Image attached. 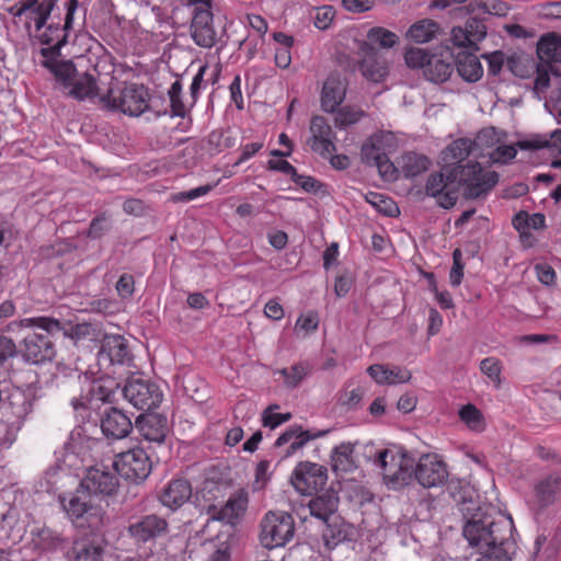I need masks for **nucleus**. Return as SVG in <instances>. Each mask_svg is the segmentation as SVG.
<instances>
[{"label": "nucleus", "mask_w": 561, "mask_h": 561, "mask_svg": "<svg viewBox=\"0 0 561 561\" xmlns=\"http://www.w3.org/2000/svg\"><path fill=\"white\" fill-rule=\"evenodd\" d=\"M499 182V174L492 170H483L477 161H468L467 165L450 168L445 165L439 172L428 175L425 193L434 197L443 208H451L458 199V190L465 187L469 198H480L489 194Z\"/></svg>", "instance_id": "obj_1"}, {"label": "nucleus", "mask_w": 561, "mask_h": 561, "mask_svg": "<svg viewBox=\"0 0 561 561\" xmlns=\"http://www.w3.org/2000/svg\"><path fill=\"white\" fill-rule=\"evenodd\" d=\"M514 523L510 516L493 508H477L462 527L470 547L485 561H511Z\"/></svg>", "instance_id": "obj_2"}, {"label": "nucleus", "mask_w": 561, "mask_h": 561, "mask_svg": "<svg viewBox=\"0 0 561 561\" xmlns=\"http://www.w3.org/2000/svg\"><path fill=\"white\" fill-rule=\"evenodd\" d=\"M30 325L37 327L43 330L42 333L33 331H26L22 341L24 343L25 351H49L53 348L51 336L55 333H62L64 336H68L76 342L91 341L99 343L103 336L102 325L96 323H78L72 325L69 331L62 329L61 322L57 319L47 317H37L25 319Z\"/></svg>", "instance_id": "obj_3"}, {"label": "nucleus", "mask_w": 561, "mask_h": 561, "mask_svg": "<svg viewBox=\"0 0 561 561\" xmlns=\"http://www.w3.org/2000/svg\"><path fill=\"white\" fill-rule=\"evenodd\" d=\"M60 501L68 517L79 528L98 533L103 530L108 522L106 512L100 505L92 503V495L81 485L69 500L61 497Z\"/></svg>", "instance_id": "obj_4"}, {"label": "nucleus", "mask_w": 561, "mask_h": 561, "mask_svg": "<svg viewBox=\"0 0 561 561\" xmlns=\"http://www.w3.org/2000/svg\"><path fill=\"white\" fill-rule=\"evenodd\" d=\"M99 102L105 108L121 111L130 116H139L149 106V93L142 84L129 83L124 88L108 89Z\"/></svg>", "instance_id": "obj_5"}, {"label": "nucleus", "mask_w": 561, "mask_h": 561, "mask_svg": "<svg viewBox=\"0 0 561 561\" xmlns=\"http://www.w3.org/2000/svg\"><path fill=\"white\" fill-rule=\"evenodd\" d=\"M192 9L190 33L193 42L203 48H211L217 42L214 26L213 0H187Z\"/></svg>", "instance_id": "obj_6"}, {"label": "nucleus", "mask_w": 561, "mask_h": 561, "mask_svg": "<svg viewBox=\"0 0 561 561\" xmlns=\"http://www.w3.org/2000/svg\"><path fill=\"white\" fill-rule=\"evenodd\" d=\"M295 534L294 517L286 512H268L261 522V542L267 549L285 546Z\"/></svg>", "instance_id": "obj_7"}, {"label": "nucleus", "mask_w": 561, "mask_h": 561, "mask_svg": "<svg viewBox=\"0 0 561 561\" xmlns=\"http://www.w3.org/2000/svg\"><path fill=\"white\" fill-rule=\"evenodd\" d=\"M113 467L125 480L140 483L149 477L152 462L147 453L137 447L118 454L113 461Z\"/></svg>", "instance_id": "obj_8"}, {"label": "nucleus", "mask_w": 561, "mask_h": 561, "mask_svg": "<svg viewBox=\"0 0 561 561\" xmlns=\"http://www.w3.org/2000/svg\"><path fill=\"white\" fill-rule=\"evenodd\" d=\"M122 392L124 398L138 410H152L159 407L162 401V392L159 386L140 377L129 378Z\"/></svg>", "instance_id": "obj_9"}, {"label": "nucleus", "mask_w": 561, "mask_h": 561, "mask_svg": "<svg viewBox=\"0 0 561 561\" xmlns=\"http://www.w3.org/2000/svg\"><path fill=\"white\" fill-rule=\"evenodd\" d=\"M290 481L299 493L311 495L327 484L328 470L322 465L301 461L296 466Z\"/></svg>", "instance_id": "obj_10"}, {"label": "nucleus", "mask_w": 561, "mask_h": 561, "mask_svg": "<svg viewBox=\"0 0 561 561\" xmlns=\"http://www.w3.org/2000/svg\"><path fill=\"white\" fill-rule=\"evenodd\" d=\"M127 533L136 543L156 541L168 535L169 523L157 514H148L130 523Z\"/></svg>", "instance_id": "obj_11"}, {"label": "nucleus", "mask_w": 561, "mask_h": 561, "mask_svg": "<svg viewBox=\"0 0 561 561\" xmlns=\"http://www.w3.org/2000/svg\"><path fill=\"white\" fill-rule=\"evenodd\" d=\"M117 472L107 467H91L88 469L85 477L80 485L93 495H114L119 485Z\"/></svg>", "instance_id": "obj_12"}, {"label": "nucleus", "mask_w": 561, "mask_h": 561, "mask_svg": "<svg viewBox=\"0 0 561 561\" xmlns=\"http://www.w3.org/2000/svg\"><path fill=\"white\" fill-rule=\"evenodd\" d=\"M413 473L417 482L428 489L443 485L448 478L446 465L434 454L421 456Z\"/></svg>", "instance_id": "obj_13"}, {"label": "nucleus", "mask_w": 561, "mask_h": 561, "mask_svg": "<svg viewBox=\"0 0 561 561\" xmlns=\"http://www.w3.org/2000/svg\"><path fill=\"white\" fill-rule=\"evenodd\" d=\"M106 548V540L101 531H91L72 542L67 552L70 561H102Z\"/></svg>", "instance_id": "obj_14"}, {"label": "nucleus", "mask_w": 561, "mask_h": 561, "mask_svg": "<svg viewBox=\"0 0 561 561\" xmlns=\"http://www.w3.org/2000/svg\"><path fill=\"white\" fill-rule=\"evenodd\" d=\"M311 137L308 144L312 151L327 159L336 151V136L327 118L323 116H313L310 122Z\"/></svg>", "instance_id": "obj_15"}, {"label": "nucleus", "mask_w": 561, "mask_h": 561, "mask_svg": "<svg viewBox=\"0 0 561 561\" xmlns=\"http://www.w3.org/2000/svg\"><path fill=\"white\" fill-rule=\"evenodd\" d=\"M486 25L478 18H471L466 22L465 27L455 26L451 30V42L459 48H470L478 51V43L484 39Z\"/></svg>", "instance_id": "obj_16"}, {"label": "nucleus", "mask_w": 561, "mask_h": 561, "mask_svg": "<svg viewBox=\"0 0 561 561\" xmlns=\"http://www.w3.org/2000/svg\"><path fill=\"white\" fill-rule=\"evenodd\" d=\"M135 425L146 440L159 445L165 442L170 432L168 417L160 413L141 414L136 419Z\"/></svg>", "instance_id": "obj_17"}, {"label": "nucleus", "mask_w": 561, "mask_h": 561, "mask_svg": "<svg viewBox=\"0 0 561 561\" xmlns=\"http://www.w3.org/2000/svg\"><path fill=\"white\" fill-rule=\"evenodd\" d=\"M359 55L362 59L358 64V68L366 79L380 82L387 77V64L375 47L370 46L369 43H360Z\"/></svg>", "instance_id": "obj_18"}, {"label": "nucleus", "mask_w": 561, "mask_h": 561, "mask_svg": "<svg viewBox=\"0 0 561 561\" xmlns=\"http://www.w3.org/2000/svg\"><path fill=\"white\" fill-rule=\"evenodd\" d=\"M249 503L248 492L243 489L236 491L230 495L226 504L217 508L213 506L209 508L211 518L221 520L230 525L237 524L247 511Z\"/></svg>", "instance_id": "obj_19"}, {"label": "nucleus", "mask_w": 561, "mask_h": 561, "mask_svg": "<svg viewBox=\"0 0 561 561\" xmlns=\"http://www.w3.org/2000/svg\"><path fill=\"white\" fill-rule=\"evenodd\" d=\"M8 12L15 18L27 14V18L34 21L36 31H41L51 14V1L43 0L41 3L34 0L20 1Z\"/></svg>", "instance_id": "obj_20"}, {"label": "nucleus", "mask_w": 561, "mask_h": 561, "mask_svg": "<svg viewBox=\"0 0 561 561\" xmlns=\"http://www.w3.org/2000/svg\"><path fill=\"white\" fill-rule=\"evenodd\" d=\"M101 428L106 437L122 439L129 435L133 423L122 410L111 408L101 419Z\"/></svg>", "instance_id": "obj_21"}, {"label": "nucleus", "mask_w": 561, "mask_h": 561, "mask_svg": "<svg viewBox=\"0 0 561 561\" xmlns=\"http://www.w3.org/2000/svg\"><path fill=\"white\" fill-rule=\"evenodd\" d=\"M191 496V483L185 479H174L161 490L159 500L163 506L175 511L186 503Z\"/></svg>", "instance_id": "obj_22"}, {"label": "nucleus", "mask_w": 561, "mask_h": 561, "mask_svg": "<svg viewBox=\"0 0 561 561\" xmlns=\"http://www.w3.org/2000/svg\"><path fill=\"white\" fill-rule=\"evenodd\" d=\"M329 431H320L316 434H311L309 431H302L300 426H291L276 439L275 446L282 447L290 443L285 453V457H289L301 449L311 439L324 436Z\"/></svg>", "instance_id": "obj_23"}, {"label": "nucleus", "mask_w": 561, "mask_h": 561, "mask_svg": "<svg viewBox=\"0 0 561 561\" xmlns=\"http://www.w3.org/2000/svg\"><path fill=\"white\" fill-rule=\"evenodd\" d=\"M339 495L333 489H329L325 492L311 499L308 507L310 514L316 518L328 522L329 518L337 511Z\"/></svg>", "instance_id": "obj_24"}, {"label": "nucleus", "mask_w": 561, "mask_h": 561, "mask_svg": "<svg viewBox=\"0 0 561 561\" xmlns=\"http://www.w3.org/2000/svg\"><path fill=\"white\" fill-rule=\"evenodd\" d=\"M474 53L461 50L455 59L458 75L468 82H477L483 75V67Z\"/></svg>", "instance_id": "obj_25"}, {"label": "nucleus", "mask_w": 561, "mask_h": 561, "mask_svg": "<svg viewBox=\"0 0 561 561\" xmlns=\"http://www.w3.org/2000/svg\"><path fill=\"white\" fill-rule=\"evenodd\" d=\"M345 98V87L336 77H329L323 83L321 105L325 112H334Z\"/></svg>", "instance_id": "obj_26"}, {"label": "nucleus", "mask_w": 561, "mask_h": 561, "mask_svg": "<svg viewBox=\"0 0 561 561\" xmlns=\"http://www.w3.org/2000/svg\"><path fill=\"white\" fill-rule=\"evenodd\" d=\"M477 144L469 138H458L450 142L444 150L445 165L450 168L463 165L462 162L472 153Z\"/></svg>", "instance_id": "obj_27"}, {"label": "nucleus", "mask_w": 561, "mask_h": 561, "mask_svg": "<svg viewBox=\"0 0 561 561\" xmlns=\"http://www.w3.org/2000/svg\"><path fill=\"white\" fill-rule=\"evenodd\" d=\"M331 467L336 474L352 472L357 468L351 443H342L332 450Z\"/></svg>", "instance_id": "obj_28"}, {"label": "nucleus", "mask_w": 561, "mask_h": 561, "mask_svg": "<svg viewBox=\"0 0 561 561\" xmlns=\"http://www.w3.org/2000/svg\"><path fill=\"white\" fill-rule=\"evenodd\" d=\"M537 55L548 66L559 61L561 57V36L556 33L543 35L537 44Z\"/></svg>", "instance_id": "obj_29"}, {"label": "nucleus", "mask_w": 561, "mask_h": 561, "mask_svg": "<svg viewBox=\"0 0 561 561\" xmlns=\"http://www.w3.org/2000/svg\"><path fill=\"white\" fill-rule=\"evenodd\" d=\"M68 94L78 101L92 99L98 95V85L93 76L82 73L75 76L68 84Z\"/></svg>", "instance_id": "obj_30"}, {"label": "nucleus", "mask_w": 561, "mask_h": 561, "mask_svg": "<svg viewBox=\"0 0 561 561\" xmlns=\"http://www.w3.org/2000/svg\"><path fill=\"white\" fill-rule=\"evenodd\" d=\"M519 147L527 150L548 149L551 153H561V129H557L549 136H536L531 139L519 141Z\"/></svg>", "instance_id": "obj_31"}, {"label": "nucleus", "mask_w": 561, "mask_h": 561, "mask_svg": "<svg viewBox=\"0 0 561 561\" xmlns=\"http://www.w3.org/2000/svg\"><path fill=\"white\" fill-rule=\"evenodd\" d=\"M536 497L542 506H547L556 500L561 491V477L552 473L540 480L535 488Z\"/></svg>", "instance_id": "obj_32"}, {"label": "nucleus", "mask_w": 561, "mask_h": 561, "mask_svg": "<svg viewBox=\"0 0 561 561\" xmlns=\"http://www.w3.org/2000/svg\"><path fill=\"white\" fill-rule=\"evenodd\" d=\"M440 26L431 19H423L413 23L407 32V38L415 43H427L439 32Z\"/></svg>", "instance_id": "obj_33"}, {"label": "nucleus", "mask_w": 561, "mask_h": 561, "mask_svg": "<svg viewBox=\"0 0 561 561\" xmlns=\"http://www.w3.org/2000/svg\"><path fill=\"white\" fill-rule=\"evenodd\" d=\"M453 71V62L444 60L437 55H432V59L427 61L424 76L428 81L442 83L449 79Z\"/></svg>", "instance_id": "obj_34"}, {"label": "nucleus", "mask_w": 561, "mask_h": 561, "mask_svg": "<svg viewBox=\"0 0 561 561\" xmlns=\"http://www.w3.org/2000/svg\"><path fill=\"white\" fill-rule=\"evenodd\" d=\"M458 416L472 432L481 433L486 427L483 413L472 403L462 405L458 411Z\"/></svg>", "instance_id": "obj_35"}, {"label": "nucleus", "mask_w": 561, "mask_h": 561, "mask_svg": "<svg viewBox=\"0 0 561 561\" xmlns=\"http://www.w3.org/2000/svg\"><path fill=\"white\" fill-rule=\"evenodd\" d=\"M365 201L370 204L378 213L385 216L397 217L400 214V209L397 203L385 194L378 192H368L365 195Z\"/></svg>", "instance_id": "obj_36"}, {"label": "nucleus", "mask_w": 561, "mask_h": 561, "mask_svg": "<svg viewBox=\"0 0 561 561\" xmlns=\"http://www.w3.org/2000/svg\"><path fill=\"white\" fill-rule=\"evenodd\" d=\"M360 156L363 162L371 167L383 159L386 153L382 149V137L374 135L368 138L362 146Z\"/></svg>", "instance_id": "obj_37"}, {"label": "nucleus", "mask_w": 561, "mask_h": 561, "mask_svg": "<svg viewBox=\"0 0 561 561\" xmlns=\"http://www.w3.org/2000/svg\"><path fill=\"white\" fill-rule=\"evenodd\" d=\"M466 10L468 12L480 10L488 14L505 16L510 12L511 7L502 0H472L468 3Z\"/></svg>", "instance_id": "obj_38"}, {"label": "nucleus", "mask_w": 561, "mask_h": 561, "mask_svg": "<svg viewBox=\"0 0 561 561\" xmlns=\"http://www.w3.org/2000/svg\"><path fill=\"white\" fill-rule=\"evenodd\" d=\"M367 41L370 46L378 45L381 48H392L399 43V37L396 33L382 27L374 26L367 32Z\"/></svg>", "instance_id": "obj_39"}, {"label": "nucleus", "mask_w": 561, "mask_h": 561, "mask_svg": "<svg viewBox=\"0 0 561 561\" xmlns=\"http://www.w3.org/2000/svg\"><path fill=\"white\" fill-rule=\"evenodd\" d=\"M38 546L44 550L64 549L68 545V538L49 527H43L38 534Z\"/></svg>", "instance_id": "obj_40"}, {"label": "nucleus", "mask_w": 561, "mask_h": 561, "mask_svg": "<svg viewBox=\"0 0 561 561\" xmlns=\"http://www.w3.org/2000/svg\"><path fill=\"white\" fill-rule=\"evenodd\" d=\"M130 353H96V360L101 368L107 369V374H116V367L131 360Z\"/></svg>", "instance_id": "obj_41"}, {"label": "nucleus", "mask_w": 561, "mask_h": 561, "mask_svg": "<svg viewBox=\"0 0 561 561\" xmlns=\"http://www.w3.org/2000/svg\"><path fill=\"white\" fill-rule=\"evenodd\" d=\"M430 167V159L423 154L410 152L404 157L403 171L408 178H414L425 172Z\"/></svg>", "instance_id": "obj_42"}, {"label": "nucleus", "mask_w": 561, "mask_h": 561, "mask_svg": "<svg viewBox=\"0 0 561 561\" xmlns=\"http://www.w3.org/2000/svg\"><path fill=\"white\" fill-rule=\"evenodd\" d=\"M171 117H185L186 107L182 101V83L175 80L169 89Z\"/></svg>", "instance_id": "obj_43"}, {"label": "nucleus", "mask_w": 561, "mask_h": 561, "mask_svg": "<svg viewBox=\"0 0 561 561\" xmlns=\"http://www.w3.org/2000/svg\"><path fill=\"white\" fill-rule=\"evenodd\" d=\"M432 59V55L427 53V50L417 47H410L404 53V60L409 68L412 69H423V73H425V68L427 67V61Z\"/></svg>", "instance_id": "obj_44"}, {"label": "nucleus", "mask_w": 561, "mask_h": 561, "mask_svg": "<svg viewBox=\"0 0 561 561\" xmlns=\"http://www.w3.org/2000/svg\"><path fill=\"white\" fill-rule=\"evenodd\" d=\"M67 37L68 34H64L61 39H58V42L53 46L41 49V55L43 57L42 65L48 70L53 69V67L60 61V49L67 44Z\"/></svg>", "instance_id": "obj_45"}, {"label": "nucleus", "mask_w": 561, "mask_h": 561, "mask_svg": "<svg viewBox=\"0 0 561 561\" xmlns=\"http://www.w3.org/2000/svg\"><path fill=\"white\" fill-rule=\"evenodd\" d=\"M310 367L306 364L294 365L290 368H284L280 374L285 377V383L288 387H296L302 378L309 373Z\"/></svg>", "instance_id": "obj_46"}, {"label": "nucleus", "mask_w": 561, "mask_h": 561, "mask_svg": "<svg viewBox=\"0 0 561 561\" xmlns=\"http://www.w3.org/2000/svg\"><path fill=\"white\" fill-rule=\"evenodd\" d=\"M217 184H206V185H202V186L192 188L186 192H179V193L172 194L171 201L174 203H187L190 201H193L195 198H198L201 196L208 194L209 192H211L214 190V187Z\"/></svg>", "instance_id": "obj_47"}, {"label": "nucleus", "mask_w": 561, "mask_h": 561, "mask_svg": "<svg viewBox=\"0 0 561 561\" xmlns=\"http://www.w3.org/2000/svg\"><path fill=\"white\" fill-rule=\"evenodd\" d=\"M49 71L64 83L65 88H68L69 82L75 78L76 68L71 61L60 60Z\"/></svg>", "instance_id": "obj_48"}, {"label": "nucleus", "mask_w": 561, "mask_h": 561, "mask_svg": "<svg viewBox=\"0 0 561 561\" xmlns=\"http://www.w3.org/2000/svg\"><path fill=\"white\" fill-rule=\"evenodd\" d=\"M335 9L332 5H322L316 9L313 22L319 30H327L333 22Z\"/></svg>", "instance_id": "obj_49"}, {"label": "nucleus", "mask_w": 561, "mask_h": 561, "mask_svg": "<svg viewBox=\"0 0 561 561\" xmlns=\"http://www.w3.org/2000/svg\"><path fill=\"white\" fill-rule=\"evenodd\" d=\"M319 316L316 311H307L301 313L296 321L295 330L305 333L313 332L318 329Z\"/></svg>", "instance_id": "obj_50"}, {"label": "nucleus", "mask_w": 561, "mask_h": 561, "mask_svg": "<svg viewBox=\"0 0 561 561\" xmlns=\"http://www.w3.org/2000/svg\"><path fill=\"white\" fill-rule=\"evenodd\" d=\"M364 393V389L359 386L351 390L346 388L341 392L339 401L342 405H345L348 409H354L362 401Z\"/></svg>", "instance_id": "obj_51"}, {"label": "nucleus", "mask_w": 561, "mask_h": 561, "mask_svg": "<svg viewBox=\"0 0 561 561\" xmlns=\"http://www.w3.org/2000/svg\"><path fill=\"white\" fill-rule=\"evenodd\" d=\"M101 343L100 351H125L126 340L119 334H105L99 341Z\"/></svg>", "instance_id": "obj_52"}, {"label": "nucleus", "mask_w": 561, "mask_h": 561, "mask_svg": "<svg viewBox=\"0 0 561 561\" xmlns=\"http://www.w3.org/2000/svg\"><path fill=\"white\" fill-rule=\"evenodd\" d=\"M369 376L378 383H394L393 370L382 365H371L367 368Z\"/></svg>", "instance_id": "obj_53"}, {"label": "nucleus", "mask_w": 561, "mask_h": 561, "mask_svg": "<svg viewBox=\"0 0 561 561\" xmlns=\"http://www.w3.org/2000/svg\"><path fill=\"white\" fill-rule=\"evenodd\" d=\"M70 28H66L65 25L62 27H59L58 25H48L38 37L42 44L53 46L58 42V39H61L62 35L67 34Z\"/></svg>", "instance_id": "obj_54"}, {"label": "nucleus", "mask_w": 561, "mask_h": 561, "mask_svg": "<svg viewBox=\"0 0 561 561\" xmlns=\"http://www.w3.org/2000/svg\"><path fill=\"white\" fill-rule=\"evenodd\" d=\"M365 113L362 110L351 108V107H343L335 121L341 126H348L357 123Z\"/></svg>", "instance_id": "obj_55"}, {"label": "nucleus", "mask_w": 561, "mask_h": 561, "mask_svg": "<svg viewBox=\"0 0 561 561\" xmlns=\"http://www.w3.org/2000/svg\"><path fill=\"white\" fill-rule=\"evenodd\" d=\"M116 290L123 299L131 297L135 290L134 276L130 274L121 275L116 283Z\"/></svg>", "instance_id": "obj_56"}, {"label": "nucleus", "mask_w": 561, "mask_h": 561, "mask_svg": "<svg viewBox=\"0 0 561 561\" xmlns=\"http://www.w3.org/2000/svg\"><path fill=\"white\" fill-rule=\"evenodd\" d=\"M481 371L494 381H500L501 364L495 357H488L481 362Z\"/></svg>", "instance_id": "obj_57"}, {"label": "nucleus", "mask_w": 561, "mask_h": 561, "mask_svg": "<svg viewBox=\"0 0 561 561\" xmlns=\"http://www.w3.org/2000/svg\"><path fill=\"white\" fill-rule=\"evenodd\" d=\"M343 8L352 13H364L371 10L375 0H342Z\"/></svg>", "instance_id": "obj_58"}, {"label": "nucleus", "mask_w": 561, "mask_h": 561, "mask_svg": "<svg viewBox=\"0 0 561 561\" xmlns=\"http://www.w3.org/2000/svg\"><path fill=\"white\" fill-rule=\"evenodd\" d=\"M291 419V413H262V424L271 430L276 428L280 424L288 422Z\"/></svg>", "instance_id": "obj_59"}, {"label": "nucleus", "mask_w": 561, "mask_h": 561, "mask_svg": "<svg viewBox=\"0 0 561 561\" xmlns=\"http://www.w3.org/2000/svg\"><path fill=\"white\" fill-rule=\"evenodd\" d=\"M410 466V459L402 457L400 462L399 471L394 472L391 481L398 485L409 484L412 479V472L409 471L408 467Z\"/></svg>", "instance_id": "obj_60"}, {"label": "nucleus", "mask_w": 561, "mask_h": 561, "mask_svg": "<svg viewBox=\"0 0 561 561\" xmlns=\"http://www.w3.org/2000/svg\"><path fill=\"white\" fill-rule=\"evenodd\" d=\"M535 271L538 280L543 285H552L556 282L554 270L546 263H539L535 265Z\"/></svg>", "instance_id": "obj_61"}, {"label": "nucleus", "mask_w": 561, "mask_h": 561, "mask_svg": "<svg viewBox=\"0 0 561 561\" xmlns=\"http://www.w3.org/2000/svg\"><path fill=\"white\" fill-rule=\"evenodd\" d=\"M230 91V98L231 101L234 103L238 110H243L244 102L241 91V77L239 75L234 76L233 80L231 81L229 85Z\"/></svg>", "instance_id": "obj_62"}, {"label": "nucleus", "mask_w": 561, "mask_h": 561, "mask_svg": "<svg viewBox=\"0 0 561 561\" xmlns=\"http://www.w3.org/2000/svg\"><path fill=\"white\" fill-rule=\"evenodd\" d=\"M517 154V150L514 146L503 145L499 146L492 154V158L495 162L506 163L510 160L514 159Z\"/></svg>", "instance_id": "obj_63"}, {"label": "nucleus", "mask_w": 561, "mask_h": 561, "mask_svg": "<svg viewBox=\"0 0 561 561\" xmlns=\"http://www.w3.org/2000/svg\"><path fill=\"white\" fill-rule=\"evenodd\" d=\"M264 147L263 141H254L251 144H247L242 146L241 154L239 159L236 161L234 165H240L247 160L254 157L262 148Z\"/></svg>", "instance_id": "obj_64"}]
</instances>
